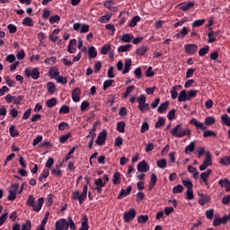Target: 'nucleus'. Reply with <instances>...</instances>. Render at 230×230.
Returning a JSON list of instances; mask_svg holds the SVG:
<instances>
[{
  "mask_svg": "<svg viewBox=\"0 0 230 230\" xmlns=\"http://www.w3.org/2000/svg\"><path fill=\"white\" fill-rule=\"evenodd\" d=\"M188 101H190L188 92H186V90H182L178 96V102H188Z\"/></svg>",
  "mask_w": 230,
  "mask_h": 230,
  "instance_id": "aec40b11",
  "label": "nucleus"
},
{
  "mask_svg": "<svg viewBox=\"0 0 230 230\" xmlns=\"http://www.w3.org/2000/svg\"><path fill=\"white\" fill-rule=\"evenodd\" d=\"M138 224H146L148 222V216L141 215L137 217Z\"/></svg>",
  "mask_w": 230,
  "mask_h": 230,
  "instance_id": "603ef678",
  "label": "nucleus"
},
{
  "mask_svg": "<svg viewBox=\"0 0 230 230\" xmlns=\"http://www.w3.org/2000/svg\"><path fill=\"white\" fill-rule=\"evenodd\" d=\"M49 22H50V24H56V23L58 24V22H60V16H58V14L50 16Z\"/></svg>",
  "mask_w": 230,
  "mask_h": 230,
  "instance_id": "09e8293b",
  "label": "nucleus"
},
{
  "mask_svg": "<svg viewBox=\"0 0 230 230\" xmlns=\"http://www.w3.org/2000/svg\"><path fill=\"white\" fill-rule=\"evenodd\" d=\"M47 89H48L49 94H55V89H57V86L53 82H49L47 84Z\"/></svg>",
  "mask_w": 230,
  "mask_h": 230,
  "instance_id": "c85d7f7f",
  "label": "nucleus"
},
{
  "mask_svg": "<svg viewBox=\"0 0 230 230\" xmlns=\"http://www.w3.org/2000/svg\"><path fill=\"white\" fill-rule=\"evenodd\" d=\"M195 6V3L193 2H185L178 4V7L180 10H182V12H188L190 8H193Z\"/></svg>",
  "mask_w": 230,
  "mask_h": 230,
  "instance_id": "ddd939ff",
  "label": "nucleus"
},
{
  "mask_svg": "<svg viewBox=\"0 0 230 230\" xmlns=\"http://www.w3.org/2000/svg\"><path fill=\"white\" fill-rule=\"evenodd\" d=\"M21 230H31V221L27 220L26 223L22 224Z\"/></svg>",
  "mask_w": 230,
  "mask_h": 230,
  "instance_id": "052dcab7",
  "label": "nucleus"
},
{
  "mask_svg": "<svg viewBox=\"0 0 230 230\" xmlns=\"http://www.w3.org/2000/svg\"><path fill=\"white\" fill-rule=\"evenodd\" d=\"M183 186L187 188V190H193V183L190 180H183L182 181Z\"/></svg>",
  "mask_w": 230,
  "mask_h": 230,
  "instance_id": "13d9d810",
  "label": "nucleus"
},
{
  "mask_svg": "<svg viewBox=\"0 0 230 230\" xmlns=\"http://www.w3.org/2000/svg\"><path fill=\"white\" fill-rule=\"evenodd\" d=\"M130 191H132V186H128L127 187V189H122L119 192V194L118 195V199H123V197H127L128 195H130Z\"/></svg>",
  "mask_w": 230,
  "mask_h": 230,
  "instance_id": "f3484780",
  "label": "nucleus"
},
{
  "mask_svg": "<svg viewBox=\"0 0 230 230\" xmlns=\"http://www.w3.org/2000/svg\"><path fill=\"white\" fill-rule=\"evenodd\" d=\"M105 141H107V131L103 129L99 133L95 143L98 146H103L105 145Z\"/></svg>",
  "mask_w": 230,
  "mask_h": 230,
  "instance_id": "6e6552de",
  "label": "nucleus"
},
{
  "mask_svg": "<svg viewBox=\"0 0 230 230\" xmlns=\"http://www.w3.org/2000/svg\"><path fill=\"white\" fill-rule=\"evenodd\" d=\"M168 105H170V103L168 102L161 103L160 106L157 108V112L159 114H164V111H166V109H168Z\"/></svg>",
  "mask_w": 230,
  "mask_h": 230,
  "instance_id": "393cba45",
  "label": "nucleus"
},
{
  "mask_svg": "<svg viewBox=\"0 0 230 230\" xmlns=\"http://www.w3.org/2000/svg\"><path fill=\"white\" fill-rule=\"evenodd\" d=\"M18 190H19V183H13L9 188V193H14V195H17Z\"/></svg>",
  "mask_w": 230,
  "mask_h": 230,
  "instance_id": "c03bdc74",
  "label": "nucleus"
},
{
  "mask_svg": "<svg viewBox=\"0 0 230 230\" xmlns=\"http://www.w3.org/2000/svg\"><path fill=\"white\" fill-rule=\"evenodd\" d=\"M219 163L222 166H230V156H224L220 158Z\"/></svg>",
  "mask_w": 230,
  "mask_h": 230,
  "instance_id": "e433bc0d",
  "label": "nucleus"
},
{
  "mask_svg": "<svg viewBox=\"0 0 230 230\" xmlns=\"http://www.w3.org/2000/svg\"><path fill=\"white\" fill-rule=\"evenodd\" d=\"M112 4H114V0H109L104 2L103 6L105 8H108V10H110V12H117L118 7L113 6Z\"/></svg>",
  "mask_w": 230,
  "mask_h": 230,
  "instance_id": "a211bd4d",
  "label": "nucleus"
},
{
  "mask_svg": "<svg viewBox=\"0 0 230 230\" xmlns=\"http://www.w3.org/2000/svg\"><path fill=\"white\" fill-rule=\"evenodd\" d=\"M136 89V86L130 85L126 89V92L123 93V98H128V94Z\"/></svg>",
  "mask_w": 230,
  "mask_h": 230,
  "instance_id": "4d7b16f0",
  "label": "nucleus"
},
{
  "mask_svg": "<svg viewBox=\"0 0 230 230\" xmlns=\"http://www.w3.org/2000/svg\"><path fill=\"white\" fill-rule=\"evenodd\" d=\"M179 89H182V86L175 85L172 88L171 96H172V100H176V98L179 96V93H177V91H179Z\"/></svg>",
  "mask_w": 230,
  "mask_h": 230,
  "instance_id": "5701e85b",
  "label": "nucleus"
},
{
  "mask_svg": "<svg viewBox=\"0 0 230 230\" xmlns=\"http://www.w3.org/2000/svg\"><path fill=\"white\" fill-rule=\"evenodd\" d=\"M69 137H71V133H67L66 135H62L60 137H59V143H66V141H67V139H69Z\"/></svg>",
  "mask_w": 230,
  "mask_h": 230,
  "instance_id": "69168bd1",
  "label": "nucleus"
},
{
  "mask_svg": "<svg viewBox=\"0 0 230 230\" xmlns=\"http://www.w3.org/2000/svg\"><path fill=\"white\" fill-rule=\"evenodd\" d=\"M171 134L174 137H184L185 136H191V130L190 128H182V124H178L174 128L171 129Z\"/></svg>",
  "mask_w": 230,
  "mask_h": 230,
  "instance_id": "f03ea898",
  "label": "nucleus"
},
{
  "mask_svg": "<svg viewBox=\"0 0 230 230\" xmlns=\"http://www.w3.org/2000/svg\"><path fill=\"white\" fill-rule=\"evenodd\" d=\"M166 124V119L163 118V117H159L158 120L156 121L155 128H161V127H164V125Z\"/></svg>",
  "mask_w": 230,
  "mask_h": 230,
  "instance_id": "c756f323",
  "label": "nucleus"
},
{
  "mask_svg": "<svg viewBox=\"0 0 230 230\" xmlns=\"http://www.w3.org/2000/svg\"><path fill=\"white\" fill-rule=\"evenodd\" d=\"M195 150V142H190L189 146L185 147V154H191Z\"/></svg>",
  "mask_w": 230,
  "mask_h": 230,
  "instance_id": "de8ad7c7",
  "label": "nucleus"
},
{
  "mask_svg": "<svg viewBox=\"0 0 230 230\" xmlns=\"http://www.w3.org/2000/svg\"><path fill=\"white\" fill-rule=\"evenodd\" d=\"M132 39H134V36L133 35H130V34H124L122 35L120 40L122 42H132Z\"/></svg>",
  "mask_w": 230,
  "mask_h": 230,
  "instance_id": "49530a36",
  "label": "nucleus"
},
{
  "mask_svg": "<svg viewBox=\"0 0 230 230\" xmlns=\"http://www.w3.org/2000/svg\"><path fill=\"white\" fill-rule=\"evenodd\" d=\"M124 222H132L136 218V209L131 208L124 213Z\"/></svg>",
  "mask_w": 230,
  "mask_h": 230,
  "instance_id": "9d476101",
  "label": "nucleus"
},
{
  "mask_svg": "<svg viewBox=\"0 0 230 230\" xmlns=\"http://www.w3.org/2000/svg\"><path fill=\"white\" fill-rule=\"evenodd\" d=\"M95 186H99L100 188H105V182H103V180L102 178H98L94 180Z\"/></svg>",
  "mask_w": 230,
  "mask_h": 230,
  "instance_id": "0e129e2a",
  "label": "nucleus"
},
{
  "mask_svg": "<svg viewBox=\"0 0 230 230\" xmlns=\"http://www.w3.org/2000/svg\"><path fill=\"white\" fill-rule=\"evenodd\" d=\"M184 191V187L182 185H176L172 188V193L176 195L177 193H182Z\"/></svg>",
  "mask_w": 230,
  "mask_h": 230,
  "instance_id": "37998d69",
  "label": "nucleus"
},
{
  "mask_svg": "<svg viewBox=\"0 0 230 230\" xmlns=\"http://www.w3.org/2000/svg\"><path fill=\"white\" fill-rule=\"evenodd\" d=\"M217 40V36L215 35V31L211 28H209V32L208 33V42L213 43Z\"/></svg>",
  "mask_w": 230,
  "mask_h": 230,
  "instance_id": "b1692460",
  "label": "nucleus"
},
{
  "mask_svg": "<svg viewBox=\"0 0 230 230\" xmlns=\"http://www.w3.org/2000/svg\"><path fill=\"white\" fill-rule=\"evenodd\" d=\"M56 230H68L67 220L61 218L55 224Z\"/></svg>",
  "mask_w": 230,
  "mask_h": 230,
  "instance_id": "1a4fd4ad",
  "label": "nucleus"
},
{
  "mask_svg": "<svg viewBox=\"0 0 230 230\" xmlns=\"http://www.w3.org/2000/svg\"><path fill=\"white\" fill-rule=\"evenodd\" d=\"M112 84H114V80L112 79L104 81L102 87L103 91H107V89H109V87H111Z\"/></svg>",
  "mask_w": 230,
  "mask_h": 230,
  "instance_id": "6e6d98bb",
  "label": "nucleus"
},
{
  "mask_svg": "<svg viewBox=\"0 0 230 230\" xmlns=\"http://www.w3.org/2000/svg\"><path fill=\"white\" fill-rule=\"evenodd\" d=\"M130 66H132V59H126L124 64V69L122 70V75H127V73L130 71Z\"/></svg>",
  "mask_w": 230,
  "mask_h": 230,
  "instance_id": "412c9836",
  "label": "nucleus"
},
{
  "mask_svg": "<svg viewBox=\"0 0 230 230\" xmlns=\"http://www.w3.org/2000/svg\"><path fill=\"white\" fill-rule=\"evenodd\" d=\"M112 182H113V184H116V185L121 183V173H119V172H116L113 174Z\"/></svg>",
  "mask_w": 230,
  "mask_h": 230,
  "instance_id": "a878e982",
  "label": "nucleus"
},
{
  "mask_svg": "<svg viewBox=\"0 0 230 230\" xmlns=\"http://www.w3.org/2000/svg\"><path fill=\"white\" fill-rule=\"evenodd\" d=\"M49 177V169H44L39 177L40 182H42V179H48Z\"/></svg>",
  "mask_w": 230,
  "mask_h": 230,
  "instance_id": "4c0bfd02",
  "label": "nucleus"
},
{
  "mask_svg": "<svg viewBox=\"0 0 230 230\" xmlns=\"http://www.w3.org/2000/svg\"><path fill=\"white\" fill-rule=\"evenodd\" d=\"M198 93H199V91H197V90H190V91H187V94H188V96H189V100H190V98H196Z\"/></svg>",
  "mask_w": 230,
  "mask_h": 230,
  "instance_id": "338daca9",
  "label": "nucleus"
},
{
  "mask_svg": "<svg viewBox=\"0 0 230 230\" xmlns=\"http://www.w3.org/2000/svg\"><path fill=\"white\" fill-rule=\"evenodd\" d=\"M205 125H207V127H209L211 125H214L215 123V119L213 117H207L205 119Z\"/></svg>",
  "mask_w": 230,
  "mask_h": 230,
  "instance_id": "680f3d73",
  "label": "nucleus"
},
{
  "mask_svg": "<svg viewBox=\"0 0 230 230\" xmlns=\"http://www.w3.org/2000/svg\"><path fill=\"white\" fill-rule=\"evenodd\" d=\"M26 204L30 208H32L33 211H36V213H39V211L42 209V206H44V198L38 199V202L35 203V197H33V195H30L27 198Z\"/></svg>",
  "mask_w": 230,
  "mask_h": 230,
  "instance_id": "f257e3e1",
  "label": "nucleus"
},
{
  "mask_svg": "<svg viewBox=\"0 0 230 230\" xmlns=\"http://www.w3.org/2000/svg\"><path fill=\"white\" fill-rule=\"evenodd\" d=\"M208 202H209V196H203V198H199V204L200 206H206V204H208Z\"/></svg>",
  "mask_w": 230,
  "mask_h": 230,
  "instance_id": "3c124183",
  "label": "nucleus"
},
{
  "mask_svg": "<svg viewBox=\"0 0 230 230\" xmlns=\"http://www.w3.org/2000/svg\"><path fill=\"white\" fill-rule=\"evenodd\" d=\"M139 21H141V17H139V16H137V15L134 16V17L130 20V22H129V23H128L129 28H134V27H136L137 24V22H139Z\"/></svg>",
  "mask_w": 230,
  "mask_h": 230,
  "instance_id": "bb28decb",
  "label": "nucleus"
},
{
  "mask_svg": "<svg viewBox=\"0 0 230 230\" xmlns=\"http://www.w3.org/2000/svg\"><path fill=\"white\" fill-rule=\"evenodd\" d=\"M109 51H111V45L105 44L101 49V55H107L109 53Z\"/></svg>",
  "mask_w": 230,
  "mask_h": 230,
  "instance_id": "8fccbe9b",
  "label": "nucleus"
},
{
  "mask_svg": "<svg viewBox=\"0 0 230 230\" xmlns=\"http://www.w3.org/2000/svg\"><path fill=\"white\" fill-rule=\"evenodd\" d=\"M156 164L158 168H162V169L166 168V159L162 158L161 160H158Z\"/></svg>",
  "mask_w": 230,
  "mask_h": 230,
  "instance_id": "e2e57ef3",
  "label": "nucleus"
},
{
  "mask_svg": "<svg viewBox=\"0 0 230 230\" xmlns=\"http://www.w3.org/2000/svg\"><path fill=\"white\" fill-rule=\"evenodd\" d=\"M5 102L7 103H13L14 105H21V101L24 100V96L18 95V96H12V94H7L4 97Z\"/></svg>",
  "mask_w": 230,
  "mask_h": 230,
  "instance_id": "423d86ee",
  "label": "nucleus"
},
{
  "mask_svg": "<svg viewBox=\"0 0 230 230\" xmlns=\"http://www.w3.org/2000/svg\"><path fill=\"white\" fill-rule=\"evenodd\" d=\"M9 134H10L11 137H19V130H17L15 128V126L13 125L9 128Z\"/></svg>",
  "mask_w": 230,
  "mask_h": 230,
  "instance_id": "72a5a7b5",
  "label": "nucleus"
},
{
  "mask_svg": "<svg viewBox=\"0 0 230 230\" xmlns=\"http://www.w3.org/2000/svg\"><path fill=\"white\" fill-rule=\"evenodd\" d=\"M22 24L23 26H29V27H33V19H31V17H25L22 22Z\"/></svg>",
  "mask_w": 230,
  "mask_h": 230,
  "instance_id": "2f4dec72",
  "label": "nucleus"
},
{
  "mask_svg": "<svg viewBox=\"0 0 230 230\" xmlns=\"http://www.w3.org/2000/svg\"><path fill=\"white\" fill-rule=\"evenodd\" d=\"M146 51H148V48L146 46H142L136 50V53L139 57H143V55H145V53H146Z\"/></svg>",
  "mask_w": 230,
  "mask_h": 230,
  "instance_id": "58836bf2",
  "label": "nucleus"
},
{
  "mask_svg": "<svg viewBox=\"0 0 230 230\" xmlns=\"http://www.w3.org/2000/svg\"><path fill=\"white\" fill-rule=\"evenodd\" d=\"M66 128H69V124L63 121L58 125V130H66Z\"/></svg>",
  "mask_w": 230,
  "mask_h": 230,
  "instance_id": "774afa93",
  "label": "nucleus"
},
{
  "mask_svg": "<svg viewBox=\"0 0 230 230\" xmlns=\"http://www.w3.org/2000/svg\"><path fill=\"white\" fill-rule=\"evenodd\" d=\"M46 105L49 109H53V107H55V105H57V99L55 97L49 99L46 102Z\"/></svg>",
  "mask_w": 230,
  "mask_h": 230,
  "instance_id": "c9c22d12",
  "label": "nucleus"
},
{
  "mask_svg": "<svg viewBox=\"0 0 230 230\" xmlns=\"http://www.w3.org/2000/svg\"><path fill=\"white\" fill-rule=\"evenodd\" d=\"M66 226H68V228L71 230H76V225L75 224V221H73L72 217H68L66 221Z\"/></svg>",
  "mask_w": 230,
  "mask_h": 230,
  "instance_id": "a18cd8bd",
  "label": "nucleus"
},
{
  "mask_svg": "<svg viewBox=\"0 0 230 230\" xmlns=\"http://www.w3.org/2000/svg\"><path fill=\"white\" fill-rule=\"evenodd\" d=\"M24 76L25 78L31 77L32 80H39V78H40V72L39 71V68H25Z\"/></svg>",
  "mask_w": 230,
  "mask_h": 230,
  "instance_id": "39448f33",
  "label": "nucleus"
},
{
  "mask_svg": "<svg viewBox=\"0 0 230 230\" xmlns=\"http://www.w3.org/2000/svg\"><path fill=\"white\" fill-rule=\"evenodd\" d=\"M112 17L111 13L109 14H105L103 16H101L99 18V22H101L102 24H106V22H109V21H111V18Z\"/></svg>",
  "mask_w": 230,
  "mask_h": 230,
  "instance_id": "cd10ccee",
  "label": "nucleus"
},
{
  "mask_svg": "<svg viewBox=\"0 0 230 230\" xmlns=\"http://www.w3.org/2000/svg\"><path fill=\"white\" fill-rule=\"evenodd\" d=\"M212 173L211 169H208L207 172H204L200 174V178L203 182H205L206 186L209 187V183H208V177H209Z\"/></svg>",
  "mask_w": 230,
  "mask_h": 230,
  "instance_id": "6ab92c4d",
  "label": "nucleus"
},
{
  "mask_svg": "<svg viewBox=\"0 0 230 230\" xmlns=\"http://www.w3.org/2000/svg\"><path fill=\"white\" fill-rule=\"evenodd\" d=\"M213 164V161L211 160V152L207 151L205 159L202 163V164L199 166L200 172H204L208 166H211Z\"/></svg>",
  "mask_w": 230,
  "mask_h": 230,
  "instance_id": "0eeeda50",
  "label": "nucleus"
},
{
  "mask_svg": "<svg viewBox=\"0 0 230 230\" xmlns=\"http://www.w3.org/2000/svg\"><path fill=\"white\" fill-rule=\"evenodd\" d=\"M88 55L90 58H96V57L98 56V51L96 50V48L90 47L88 49Z\"/></svg>",
  "mask_w": 230,
  "mask_h": 230,
  "instance_id": "473e14b6",
  "label": "nucleus"
},
{
  "mask_svg": "<svg viewBox=\"0 0 230 230\" xmlns=\"http://www.w3.org/2000/svg\"><path fill=\"white\" fill-rule=\"evenodd\" d=\"M56 81L58 84H61L62 85H66V84H67V78L62 75H58V77H56Z\"/></svg>",
  "mask_w": 230,
  "mask_h": 230,
  "instance_id": "5fc2aeb1",
  "label": "nucleus"
},
{
  "mask_svg": "<svg viewBox=\"0 0 230 230\" xmlns=\"http://www.w3.org/2000/svg\"><path fill=\"white\" fill-rule=\"evenodd\" d=\"M209 53V46H206L205 48H201L199 51V57H204L205 55H208Z\"/></svg>",
  "mask_w": 230,
  "mask_h": 230,
  "instance_id": "864d4df0",
  "label": "nucleus"
},
{
  "mask_svg": "<svg viewBox=\"0 0 230 230\" xmlns=\"http://www.w3.org/2000/svg\"><path fill=\"white\" fill-rule=\"evenodd\" d=\"M204 22H206L205 19H201V20H195L192 23L191 26L192 28H200V26H202L204 24Z\"/></svg>",
  "mask_w": 230,
  "mask_h": 230,
  "instance_id": "ea45409f",
  "label": "nucleus"
},
{
  "mask_svg": "<svg viewBox=\"0 0 230 230\" xmlns=\"http://www.w3.org/2000/svg\"><path fill=\"white\" fill-rule=\"evenodd\" d=\"M137 102H138V109L140 112H146L150 109V105L146 103V97L142 94L137 98Z\"/></svg>",
  "mask_w": 230,
  "mask_h": 230,
  "instance_id": "20e7f679",
  "label": "nucleus"
},
{
  "mask_svg": "<svg viewBox=\"0 0 230 230\" xmlns=\"http://www.w3.org/2000/svg\"><path fill=\"white\" fill-rule=\"evenodd\" d=\"M125 121H119V123H117V130L118 132H120V134L125 133Z\"/></svg>",
  "mask_w": 230,
  "mask_h": 230,
  "instance_id": "a19ab883",
  "label": "nucleus"
},
{
  "mask_svg": "<svg viewBox=\"0 0 230 230\" xmlns=\"http://www.w3.org/2000/svg\"><path fill=\"white\" fill-rule=\"evenodd\" d=\"M221 121H223L226 127H230V118L228 114H225L221 117Z\"/></svg>",
  "mask_w": 230,
  "mask_h": 230,
  "instance_id": "bf43d9fd",
  "label": "nucleus"
},
{
  "mask_svg": "<svg viewBox=\"0 0 230 230\" xmlns=\"http://www.w3.org/2000/svg\"><path fill=\"white\" fill-rule=\"evenodd\" d=\"M190 125H194L196 127L197 130H206V126H204V123L199 122L197 119L193 118L190 120Z\"/></svg>",
  "mask_w": 230,
  "mask_h": 230,
  "instance_id": "4468645a",
  "label": "nucleus"
},
{
  "mask_svg": "<svg viewBox=\"0 0 230 230\" xmlns=\"http://www.w3.org/2000/svg\"><path fill=\"white\" fill-rule=\"evenodd\" d=\"M87 185L84 186L83 191L80 195V191L75 190L72 192V200H78L79 204L82 205L84 202H85V199H87Z\"/></svg>",
  "mask_w": 230,
  "mask_h": 230,
  "instance_id": "7ed1b4c3",
  "label": "nucleus"
},
{
  "mask_svg": "<svg viewBox=\"0 0 230 230\" xmlns=\"http://www.w3.org/2000/svg\"><path fill=\"white\" fill-rule=\"evenodd\" d=\"M203 137H217V132L213 130H205L203 132Z\"/></svg>",
  "mask_w": 230,
  "mask_h": 230,
  "instance_id": "79ce46f5",
  "label": "nucleus"
},
{
  "mask_svg": "<svg viewBox=\"0 0 230 230\" xmlns=\"http://www.w3.org/2000/svg\"><path fill=\"white\" fill-rule=\"evenodd\" d=\"M80 94H82V90H80V87H76L72 92V100L73 102H80Z\"/></svg>",
  "mask_w": 230,
  "mask_h": 230,
  "instance_id": "2eb2a0df",
  "label": "nucleus"
},
{
  "mask_svg": "<svg viewBox=\"0 0 230 230\" xmlns=\"http://www.w3.org/2000/svg\"><path fill=\"white\" fill-rule=\"evenodd\" d=\"M219 186L221 188H226V191L229 192L230 191V181L227 178H225L224 180H219L218 181Z\"/></svg>",
  "mask_w": 230,
  "mask_h": 230,
  "instance_id": "dca6fc26",
  "label": "nucleus"
},
{
  "mask_svg": "<svg viewBox=\"0 0 230 230\" xmlns=\"http://www.w3.org/2000/svg\"><path fill=\"white\" fill-rule=\"evenodd\" d=\"M130 48H132V45H121L118 49V53H127V51L130 50Z\"/></svg>",
  "mask_w": 230,
  "mask_h": 230,
  "instance_id": "7c9ffc66",
  "label": "nucleus"
},
{
  "mask_svg": "<svg viewBox=\"0 0 230 230\" xmlns=\"http://www.w3.org/2000/svg\"><path fill=\"white\" fill-rule=\"evenodd\" d=\"M137 172H141L142 173H146L150 170V165L146 163V161L143 160L137 164Z\"/></svg>",
  "mask_w": 230,
  "mask_h": 230,
  "instance_id": "f8f14e48",
  "label": "nucleus"
},
{
  "mask_svg": "<svg viewBox=\"0 0 230 230\" xmlns=\"http://www.w3.org/2000/svg\"><path fill=\"white\" fill-rule=\"evenodd\" d=\"M49 76L54 78V80H57V77L60 76V72H58V69H57V67H51L49 71Z\"/></svg>",
  "mask_w": 230,
  "mask_h": 230,
  "instance_id": "4be33fe9",
  "label": "nucleus"
},
{
  "mask_svg": "<svg viewBox=\"0 0 230 230\" xmlns=\"http://www.w3.org/2000/svg\"><path fill=\"white\" fill-rule=\"evenodd\" d=\"M185 53L187 55H194V53H197V49H199V47L197 44H186L184 45Z\"/></svg>",
  "mask_w": 230,
  "mask_h": 230,
  "instance_id": "9b49d317",
  "label": "nucleus"
},
{
  "mask_svg": "<svg viewBox=\"0 0 230 230\" xmlns=\"http://www.w3.org/2000/svg\"><path fill=\"white\" fill-rule=\"evenodd\" d=\"M89 218H87V217H84L82 225H81V228L79 230H89Z\"/></svg>",
  "mask_w": 230,
  "mask_h": 230,
  "instance_id": "f704fd0d",
  "label": "nucleus"
}]
</instances>
